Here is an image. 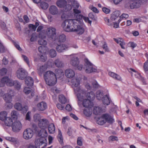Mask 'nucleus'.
I'll use <instances>...</instances> for the list:
<instances>
[{
    "label": "nucleus",
    "instance_id": "4468645a",
    "mask_svg": "<svg viewBox=\"0 0 148 148\" xmlns=\"http://www.w3.org/2000/svg\"><path fill=\"white\" fill-rule=\"evenodd\" d=\"M68 48L67 45L62 44L58 45L56 47V50L58 52L62 53L68 50Z\"/></svg>",
    "mask_w": 148,
    "mask_h": 148
},
{
    "label": "nucleus",
    "instance_id": "f257e3e1",
    "mask_svg": "<svg viewBox=\"0 0 148 148\" xmlns=\"http://www.w3.org/2000/svg\"><path fill=\"white\" fill-rule=\"evenodd\" d=\"M81 12L78 10L74 9V15L77 19L66 20L63 22L62 26L64 31L66 32H76L79 34L83 33L84 30L79 23L80 20L83 18L87 21L89 18L83 16L80 14Z\"/></svg>",
    "mask_w": 148,
    "mask_h": 148
},
{
    "label": "nucleus",
    "instance_id": "bf43d9fd",
    "mask_svg": "<svg viewBox=\"0 0 148 148\" xmlns=\"http://www.w3.org/2000/svg\"><path fill=\"white\" fill-rule=\"evenodd\" d=\"M88 16L90 18L93 20H96L97 19V17L91 13L89 14Z\"/></svg>",
    "mask_w": 148,
    "mask_h": 148
},
{
    "label": "nucleus",
    "instance_id": "052dcab7",
    "mask_svg": "<svg viewBox=\"0 0 148 148\" xmlns=\"http://www.w3.org/2000/svg\"><path fill=\"white\" fill-rule=\"evenodd\" d=\"M31 114V112H28L27 113L26 115L25 119L26 120H28L29 121H30L31 119L30 115Z\"/></svg>",
    "mask_w": 148,
    "mask_h": 148
},
{
    "label": "nucleus",
    "instance_id": "3c124183",
    "mask_svg": "<svg viewBox=\"0 0 148 148\" xmlns=\"http://www.w3.org/2000/svg\"><path fill=\"white\" fill-rule=\"evenodd\" d=\"M41 38L38 41V43L39 44L44 45H46L47 44V41Z\"/></svg>",
    "mask_w": 148,
    "mask_h": 148
},
{
    "label": "nucleus",
    "instance_id": "4d7b16f0",
    "mask_svg": "<svg viewBox=\"0 0 148 148\" xmlns=\"http://www.w3.org/2000/svg\"><path fill=\"white\" fill-rule=\"evenodd\" d=\"M65 8V11H67L70 10L72 9V6L70 4H66L64 7Z\"/></svg>",
    "mask_w": 148,
    "mask_h": 148
},
{
    "label": "nucleus",
    "instance_id": "09e8293b",
    "mask_svg": "<svg viewBox=\"0 0 148 148\" xmlns=\"http://www.w3.org/2000/svg\"><path fill=\"white\" fill-rule=\"evenodd\" d=\"M8 70L6 68H2L0 70V75H4L7 73Z\"/></svg>",
    "mask_w": 148,
    "mask_h": 148
},
{
    "label": "nucleus",
    "instance_id": "412c9836",
    "mask_svg": "<svg viewBox=\"0 0 148 148\" xmlns=\"http://www.w3.org/2000/svg\"><path fill=\"white\" fill-rule=\"evenodd\" d=\"M47 108V104L43 101L41 102L37 105V108L39 110L44 111Z\"/></svg>",
    "mask_w": 148,
    "mask_h": 148
},
{
    "label": "nucleus",
    "instance_id": "13d9d810",
    "mask_svg": "<svg viewBox=\"0 0 148 148\" xmlns=\"http://www.w3.org/2000/svg\"><path fill=\"white\" fill-rule=\"evenodd\" d=\"M82 137H78L77 139V144L79 146H82Z\"/></svg>",
    "mask_w": 148,
    "mask_h": 148
},
{
    "label": "nucleus",
    "instance_id": "20e7f679",
    "mask_svg": "<svg viewBox=\"0 0 148 148\" xmlns=\"http://www.w3.org/2000/svg\"><path fill=\"white\" fill-rule=\"evenodd\" d=\"M114 121L113 118L110 115L107 114H103L101 116L98 118L97 123L98 124L102 125L106 122L109 123H112Z\"/></svg>",
    "mask_w": 148,
    "mask_h": 148
},
{
    "label": "nucleus",
    "instance_id": "ea45409f",
    "mask_svg": "<svg viewBox=\"0 0 148 148\" xmlns=\"http://www.w3.org/2000/svg\"><path fill=\"white\" fill-rule=\"evenodd\" d=\"M103 92L100 90L97 91L96 93V97L97 99L100 100L103 98Z\"/></svg>",
    "mask_w": 148,
    "mask_h": 148
},
{
    "label": "nucleus",
    "instance_id": "c85d7f7f",
    "mask_svg": "<svg viewBox=\"0 0 148 148\" xmlns=\"http://www.w3.org/2000/svg\"><path fill=\"white\" fill-rule=\"evenodd\" d=\"M38 135L42 138L47 137L48 135V133L45 129H41L38 133Z\"/></svg>",
    "mask_w": 148,
    "mask_h": 148
},
{
    "label": "nucleus",
    "instance_id": "6ab92c4d",
    "mask_svg": "<svg viewBox=\"0 0 148 148\" xmlns=\"http://www.w3.org/2000/svg\"><path fill=\"white\" fill-rule=\"evenodd\" d=\"M65 74L66 76L69 78H73L75 75L74 71L70 69H67L65 71Z\"/></svg>",
    "mask_w": 148,
    "mask_h": 148
},
{
    "label": "nucleus",
    "instance_id": "2eb2a0df",
    "mask_svg": "<svg viewBox=\"0 0 148 148\" xmlns=\"http://www.w3.org/2000/svg\"><path fill=\"white\" fill-rule=\"evenodd\" d=\"M49 122L46 119H41L38 123L39 127L41 129H45L48 125Z\"/></svg>",
    "mask_w": 148,
    "mask_h": 148
},
{
    "label": "nucleus",
    "instance_id": "680f3d73",
    "mask_svg": "<svg viewBox=\"0 0 148 148\" xmlns=\"http://www.w3.org/2000/svg\"><path fill=\"white\" fill-rule=\"evenodd\" d=\"M104 20L106 23L109 26L111 25V22L110 21L109 19L107 17H104Z\"/></svg>",
    "mask_w": 148,
    "mask_h": 148
},
{
    "label": "nucleus",
    "instance_id": "ddd939ff",
    "mask_svg": "<svg viewBox=\"0 0 148 148\" xmlns=\"http://www.w3.org/2000/svg\"><path fill=\"white\" fill-rule=\"evenodd\" d=\"M130 7V8L133 9L139 8L141 5L142 3L141 0H131Z\"/></svg>",
    "mask_w": 148,
    "mask_h": 148
},
{
    "label": "nucleus",
    "instance_id": "2f4dec72",
    "mask_svg": "<svg viewBox=\"0 0 148 148\" xmlns=\"http://www.w3.org/2000/svg\"><path fill=\"white\" fill-rule=\"evenodd\" d=\"M7 113L5 111L2 112L0 113V119L2 121H4L7 118Z\"/></svg>",
    "mask_w": 148,
    "mask_h": 148
},
{
    "label": "nucleus",
    "instance_id": "4c0bfd02",
    "mask_svg": "<svg viewBox=\"0 0 148 148\" xmlns=\"http://www.w3.org/2000/svg\"><path fill=\"white\" fill-rule=\"evenodd\" d=\"M90 108L84 110V113L85 115L87 116H90L92 114L91 110Z\"/></svg>",
    "mask_w": 148,
    "mask_h": 148
},
{
    "label": "nucleus",
    "instance_id": "b1692460",
    "mask_svg": "<svg viewBox=\"0 0 148 148\" xmlns=\"http://www.w3.org/2000/svg\"><path fill=\"white\" fill-rule=\"evenodd\" d=\"M23 92L26 95L30 93L32 97H33L34 95V91L29 87H26L24 88Z\"/></svg>",
    "mask_w": 148,
    "mask_h": 148
},
{
    "label": "nucleus",
    "instance_id": "a211bd4d",
    "mask_svg": "<svg viewBox=\"0 0 148 148\" xmlns=\"http://www.w3.org/2000/svg\"><path fill=\"white\" fill-rule=\"evenodd\" d=\"M79 61L78 58L75 56H71L70 63L72 66H76L79 65Z\"/></svg>",
    "mask_w": 148,
    "mask_h": 148
},
{
    "label": "nucleus",
    "instance_id": "864d4df0",
    "mask_svg": "<svg viewBox=\"0 0 148 148\" xmlns=\"http://www.w3.org/2000/svg\"><path fill=\"white\" fill-rule=\"evenodd\" d=\"M109 141H113L114 140L117 141L118 140L117 137L114 136H111L109 138Z\"/></svg>",
    "mask_w": 148,
    "mask_h": 148
},
{
    "label": "nucleus",
    "instance_id": "5701e85b",
    "mask_svg": "<svg viewBox=\"0 0 148 148\" xmlns=\"http://www.w3.org/2000/svg\"><path fill=\"white\" fill-rule=\"evenodd\" d=\"M47 66L46 64H44L41 66H40L39 68L37 69V72L40 75H41L47 69Z\"/></svg>",
    "mask_w": 148,
    "mask_h": 148
},
{
    "label": "nucleus",
    "instance_id": "c9c22d12",
    "mask_svg": "<svg viewBox=\"0 0 148 148\" xmlns=\"http://www.w3.org/2000/svg\"><path fill=\"white\" fill-rule=\"evenodd\" d=\"M55 64L58 67H61L63 66V63L58 59L56 60L54 62Z\"/></svg>",
    "mask_w": 148,
    "mask_h": 148
},
{
    "label": "nucleus",
    "instance_id": "f03ea898",
    "mask_svg": "<svg viewBox=\"0 0 148 148\" xmlns=\"http://www.w3.org/2000/svg\"><path fill=\"white\" fill-rule=\"evenodd\" d=\"M44 77L46 84L48 85L52 86L56 83V75L52 71H49L44 74Z\"/></svg>",
    "mask_w": 148,
    "mask_h": 148
},
{
    "label": "nucleus",
    "instance_id": "393cba45",
    "mask_svg": "<svg viewBox=\"0 0 148 148\" xmlns=\"http://www.w3.org/2000/svg\"><path fill=\"white\" fill-rule=\"evenodd\" d=\"M67 2L64 0H58L56 2L57 5L60 8H64Z\"/></svg>",
    "mask_w": 148,
    "mask_h": 148
},
{
    "label": "nucleus",
    "instance_id": "1a4fd4ad",
    "mask_svg": "<svg viewBox=\"0 0 148 148\" xmlns=\"http://www.w3.org/2000/svg\"><path fill=\"white\" fill-rule=\"evenodd\" d=\"M14 91L11 90H8L7 93L3 95V99L6 103H10L12 101V97L14 96Z\"/></svg>",
    "mask_w": 148,
    "mask_h": 148
},
{
    "label": "nucleus",
    "instance_id": "aec40b11",
    "mask_svg": "<svg viewBox=\"0 0 148 148\" xmlns=\"http://www.w3.org/2000/svg\"><path fill=\"white\" fill-rule=\"evenodd\" d=\"M12 80L9 79L7 77H3L1 80V82L3 84H5L9 86H12L13 84L11 83Z\"/></svg>",
    "mask_w": 148,
    "mask_h": 148
},
{
    "label": "nucleus",
    "instance_id": "0e129e2a",
    "mask_svg": "<svg viewBox=\"0 0 148 148\" xmlns=\"http://www.w3.org/2000/svg\"><path fill=\"white\" fill-rule=\"evenodd\" d=\"M102 48L106 51H109L107 44L106 42H104V44L102 46Z\"/></svg>",
    "mask_w": 148,
    "mask_h": 148
},
{
    "label": "nucleus",
    "instance_id": "c756f323",
    "mask_svg": "<svg viewBox=\"0 0 148 148\" xmlns=\"http://www.w3.org/2000/svg\"><path fill=\"white\" fill-rule=\"evenodd\" d=\"M4 121L5 125L8 126H10L13 123V121L12 119L10 117L6 118Z\"/></svg>",
    "mask_w": 148,
    "mask_h": 148
},
{
    "label": "nucleus",
    "instance_id": "7c9ffc66",
    "mask_svg": "<svg viewBox=\"0 0 148 148\" xmlns=\"http://www.w3.org/2000/svg\"><path fill=\"white\" fill-rule=\"evenodd\" d=\"M114 40L116 43L119 44L122 49H125V47H124L125 45V43L124 42H123L122 39L119 38L118 39L114 38Z\"/></svg>",
    "mask_w": 148,
    "mask_h": 148
},
{
    "label": "nucleus",
    "instance_id": "f3484780",
    "mask_svg": "<svg viewBox=\"0 0 148 148\" xmlns=\"http://www.w3.org/2000/svg\"><path fill=\"white\" fill-rule=\"evenodd\" d=\"M83 100L82 105L84 107L91 108L93 106V103L90 100L86 99H84Z\"/></svg>",
    "mask_w": 148,
    "mask_h": 148
},
{
    "label": "nucleus",
    "instance_id": "79ce46f5",
    "mask_svg": "<svg viewBox=\"0 0 148 148\" xmlns=\"http://www.w3.org/2000/svg\"><path fill=\"white\" fill-rule=\"evenodd\" d=\"M49 55L51 57L54 58L56 56L57 53L55 50L51 49L49 52Z\"/></svg>",
    "mask_w": 148,
    "mask_h": 148
},
{
    "label": "nucleus",
    "instance_id": "e2e57ef3",
    "mask_svg": "<svg viewBox=\"0 0 148 148\" xmlns=\"http://www.w3.org/2000/svg\"><path fill=\"white\" fill-rule=\"evenodd\" d=\"M92 85L93 87L96 88H99L100 86L98 84L97 82L96 81H94L93 82Z\"/></svg>",
    "mask_w": 148,
    "mask_h": 148
},
{
    "label": "nucleus",
    "instance_id": "cd10ccee",
    "mask_svg": "<svg viewBox=\"0 0 148 148\" xmlns=\"http://www.w3.org/2000/svg\"><path fill=\"white\" fill-rule=\"evenodd\" d=\"M48 130L49 134H53L55 133V127L53 124L51 123L48 126Z\"/></svg>",
    "mask_w": 148,
    "mask_h": 148
},
{
    "label": "nucleus",
    "instance_id": "6e6d98bb",
    "mask_svg": "<svg viewBox=\"0 0 148 148\" xmlns=\"http://www.w3.org/2000/svg\"><path fill=\"white\" fill-rule=\"evenodd\" d=\"M5 139L7 140L13 142H15L16 141V139L14 137H5Z\"/></svg>",
    "mask_w": 148,
    "mask_h": 148
},
{
    "label": "nucleus",
    "instance_id": "8fccbe9b",
    "mask_svg": "<svg viewBox=\"0 0 148 148\" xmlns=\"http://www.w3.org/2000/svg\"><path fill=\"white\" fill-rule=\"evenodd\" d=\"M22 57L24 61L26 62L27 64L29 66V62L28 58L25 55H23Z\"/></svg>",
    "mask_w": 148,
    "mask_h": 148
},
{
    "label": "nucleus",
    "instance_id": "bb28decb",
    "mask_svg": "<svg viewBox=\"0 0 148 148\" xmlns=\"http://www.w3.org/2000/svg\"><path fill=\"white\" fill-rule=\"evenodd\" d=\"M25 83L27 86H31L34 83L33 79L30 77H27L25 80Z\"/></svg>",
    "mask_w": 148,
    "mask_h": 148
},
{
    "label": "nucleus",
    "instance_id": "e433bc0d",
    "mask_svg": "<svg viewBox=\"0 0 148 148\" xmlns=\"http://www.w3.org/2000/svg\"><path fill=\"white\" fill-rule=\"evenodd\" d=\"M59 101L62 103L65 104L66 102L65 97L63 95H60L59 96Z\"/></svg>",
    "mask_w": 148,
    "mask_h": 148
},
{
    "label": "nucleus",
    "instance_id": "69168bd1",
    "mask_svg": "<svg viewBox=\"0 0 148 148\" xmlns=\"http://www.w3.org/2000/svg\"><path fill=\"white\" fill-rule=\"evenodd\" d=\"M40 59L43 62H45L46 60L47 57L45 55H41L40 56Z\"/></svg>",
    "mask_w": 148,
    "mask_h": 148
},
{
    "label": "nucleus",
    "instance_id": "f8f14e48",
    "mask_svg": "<svg viewBox=\"0 0 148 148\" xmlns=\"http://www.w3.org/2000/svg\"><path fill=\"white\" fill-rule=\"evenodd\" d=\"M26 71L22 68H20L17 71V76L19 79L23 80L27 75Z\"/></svg>",
    "mask_w": 148,
    "mask_h": 148
},
{
    "label": "nucleus",
    "instance_id": "39448f33",
    "mask_svg": "<svg viewBox=\"0 0 148 148\" xmlns=\"http://www.w3.org/2000/svg\"><path fill=\"white\" fill-rule=\"evenodd\" d=\"M85 64L84 69L86 73H89L98 72L97 69L94 67V65L87 59H85Z\"/></svg>",
    "mask_w": 148,
    "mask_h": 148
},
{
    "label": "nucleus",
    "instance_id": "a18cd8bd",
    "mask_svg": "<svg viewBox=\"0 0 148 148\" xmlns=\"http://www.w3.org/2000/svg\"><path fill=\"white\" fill-rule=\"evenodd\" d=\"M40 5L42 8L44 10L47 9L49 6L48 4L44 2H41Z\"/></svg>",
    "mask_w": 148,
    "mask_h": 148
},
{
    "label": "nucleus",
    "instance_id": "338daca9",
    "mask_svg": "<svg viewBox=\"0 0 148 148\" xmlns=\"http://www.w3.org/2000/svg\"><path fill=\"white\" fill-rule=\"evenodd\" d=\"M51 90L52 92L55 94L56 93H58L60 92V90H58L55 87H53V88L51 89Z\"/></svg>",
    "mask_w": 148,
    "mask_h": 148
},
{
    "label": "nucleus",
    "instance_id": "423d86ee",
    "mask_svg": "<svg viewBox=\"0 0 148 148\" xmlns=\"http://www.w3.org/2000/svg\"><path fill=\"white\" fill-rule=\"evenodd\" d=\"M76 95L79 101H82L85 97L87 98V99L89 100H93L95 97V94L92 91L88 92L86 94V91L85 95L79 93H77Z\"/></svg>",
    "mask_w": 148,
    "mask_h": 148
},
{
    "label": "nucleus",
    "instance_id": "774afa93",
    "mask_svg": "<svg viewBox=\"0 0 148 148\" xmlns=\"http://www.w3.org/2000/svg\"><path fill=\"white\" fill-rule=\"evenodd\" d=\"M144 68L145 71L148 70V61H147L144 64Z\"/></svg>",
    "mask_w": 148,
    "mask_h": 148
},
{
    "label": "nucleus",
    "instance_id": "7ed1b4c3",
    "mask_svg": "<svg viewBox=\"0 0 148 148\" xmlns=\"http://www.w3.org/2000/svg\"><path fill=\"white\" fill-rule=\"evenodd\" d=\"M81 79V78L79 77L74 78L71 80V82L75 93L76 94L80 93L85 95L86 90L81 88L79 86Z\"/></svg>",
    "mask_w": 148,
    "mask_h": 148
},
{
    "label": "nucleus",
    "instance_id": "473e14b6",
    "mask_svg": "<svg viewBox=\"0 0 148 148\" xmlns=\"http://www.w3.org/2000/svg\"><path fill=\"white\" fill-rule=\"evenodd\" d=\"M120 14L119 11H115L112 15L111 18L112 20H115L118 17Z\"/></svg>",
    "mask_w": 148,
    "mask_h": 148
},
{
    "label": "nucleus",
    "instance_id": "a19ab883",
    "mask_svg": "<svg viewBox=\"0 0 148 148\" xmlns=\"http://www.w3.org/2000/svg\"><path fill=\"white\" fill-rule=\"evenodd\" d=\"M11 116L12 118L15 119H17L18 116V112L15 110L12 111L11 113Z\"/></svg>",
    "mask_w": 148,
    "mask_h": 148
},
{
    "label": "nucleus",
    "instance_id": "6e6552de",
    "mask_svg": "<svg viewBox=\"0 0 148 148\" xmlns=\"http://www.w3.org/2000/svg\"><path fill=\"white\" fill-rule=\"evenodd\" d=\"M45 138H40L36 140L35 144L36 148H44L47 145Z\"/></svg>",
    "mask_w": 148,
    "mask_h": 148
},
{
    "label": "nucleus",
    "instance_id": "dca6fc26",
    "mask_svg": "<svg viewBox=\"0 0 148 148\" xmlns=\"http://www.w3.org/2000/svg\"><path fill=\"white\" fill-rule=\"evenodd\" d=\"M66 40V36L64 34H62L59 36L56 35L53 42L54 43L57 44L59 42H64Z\"/></svg>",
    "mask_w": 148,
    "mask_h": 148
},
{
    "label": "nucleus",
    "instance_id": "9b49d317",
    "mask_svg": "<svg viewBox=\"0 0 148 148\" xmlns=\"http://www.w3.org/2000/svg\"><path fill=\"white\" fill-rule=\"evenodd\" d=\"M12 126L13 131L16 132H19L22 127V125L20 121H14Z\"/></svg>",
    "mask_w": 148,
    "mask_h": 148
},
{
    "label": "nucleus",
    "instance_id": "58836bf2",
    "mask_svg": "<svg viewBox=\"0 0 148 148\" xmlns=\"http://www.w3.org/2000/svg\"><path fill=\"white\" fill-rule=\"evenodd\" d=\"M41 116L40 114H35L33 116V119L34 121L36 122H39L41 119Z\"/></svg>",
    "mask_w": 148,
    "mask_h": 148
},
{
    "label": "nucleus",
    "instance_id": "49530a36",
    "mask_svg": "<svg viewBox=\"0 0 148 148\" xmlns=\"http://www.w3.org/2000/svg\"><path fill=\"white\" fill-rule=\"evenodd\" d=\"M63 75L64 72L62 70L58 69L57 70L56 77L57 76L58 77H60Z\"/></svg>",
    "mask_w": 148,
    "mask_h": 148
},
{
    "label": "nucleus",
    "instance_id": "0eeeda50",
    "mask_svg": "<svg viewBox=\"0 0 148 148\" xmlns=\"http://www.w3.org/2000/svg\"><path fill=\"white\" fill-rule=\"evenodd\" d=\"M46 34L48 38L53 42L56 36V29L52 27L47 28L46 30Z\"/></svg>",
    "mask_w": 148,
    "mask_h": 148
},
{
    "label": "nucleus",
    "instance_id": "4be33fe9",
    "mask_svg": "<svg viewBox=\"0 0 148 148\" xmlns=\"http://www.w3.org/2000/svg\"><path fill=\"white\" fill-rule=\"evenodd\" d=\"M50 14L52 15H56L58 14V10L57 7L54 5L51 6L49 9Z\"/></svg>",
    "mask_w": 148,
    "mask_h": 148
},
{
    "label": "nucleus",
    "instance_id": "9d476101",
    "mask_svg": "<svg viewBox=\"0 0 148 148\" xmlns=\"http://www.w3.org/2000/svg\"><path fill=\"white\" fill-rule=\"evenodd\" d=\"M34 135L33 131L30 128H27L24 131L23 137L25 140H28L31 139Z\"/></svg>",
    "mask_w": 148,
    "mask_h": 148
},
{
    "label": "nucleus",
    "instance_id": "a878e982",
    "mask_svg": "<svg viewBox=\"0 0 148 148\" xmlns=\"http://www.w3.org/2000/svg\"><path fill=\"white\" fill-rule=\"evenodd\" d=\"M102 101L104 105H108L110 104V99L108 95H106L103 97Z\"/></svg>",
    "mask_w": 148,
    "mask_h": 148
},
{
    "label": "nucleus",
    "instance_id": "603ef678",
    "mask_svg": "<svg viewBox=\"0 0 148 148\" xmlns=\"http://www.w3.org/2000/svg\"><path fill=\"white\" fill-rule=\"evenodd\" d=\"M37 36L36 34L35 33H33L31 35V38H30V41L31 42H34L36 40Z\"/></svg>",
    "mask_w": 148,
    "mask_h": 148
},
{
    "label": "nucleus",
    "instance_id": "72a5a7b5",
    "mask_svg": "<svg viewBox=\"0 0 148 148\" xmlns=\"http://www.w3.org/2000/svg\"><path fill=\"white\" fill-rule=\"evenodd\" d=\"M101 108L99 107H95L93 111V113L95 115H98L102 112Z\"/></svg>",
    "mask_w": 148,
    "mask_h": 148
},
{
    "label": "nucleus",
    "instance_id": "5fc2aeb1",
    "mask_svg": "<svg viewBox=\"0 0 148 148\" xmlns=\"http://www.w3.org/2000/svg\"><path fill=\"white\" fill-rule=\"evenodd\" d=\"M13 42L14 45L15 47L19 51H21L22 50V49L20 47L19 45H18V42H16L14 41H13Z\"/></svg>",
    "mask_w": 148,
    "mask_h": 148
},
{
    "label": "nucleus",
    "instance_id": "de8ad7c7",
    "mask_svg": "<svg viewBox=\"0 0 148 148\" xmlns=\"http://www.w3.org/2000/svg\"><path fill=\"white\" fill-rule=\"evenodd\" d=\"M45 34V31L44 30H42L39 33L38 35L39 37L41 38H44L46 37Z\"/></svg>",
    "mask_w": 148,
    "mask_h": 148
},
{
    "label": "nucleus",
    "instance_id": "37998d69",
    "mask_svg": "<svg viewBox=\"0 0 148 148\" xmlns=\"http://www.w3.org/2000/svg\"><path fill=\"white\" fill-rule=\"evenodd\" d=\"M58 138L60 143L62 144L63 142V138L61 131L59 130H58Z\"/></svg>",
    "mask_w": 148,
    "mask_h": 148
},
{
    "label": "nucleus",
    "instance_id": "c03bdc74",
    "mask_svg": "<svg viewBox=\"0 0 148 148\" xmlns=\"http://www.w3.org/2000/svg\"><path fill=\"white\" fill-rule=\"evenodd\" d=\"M14 108L16 109L18 111H21L22 108V106L21 103H16L14 105Z\"/></svg>",
    "mask_w": 148,
    "mask_h": 148
},
{
    "label": "nucleus",
    "instance_id": "f704fd0d",
    "mask_svg": "<svg viewBox=\"0 0 148 148\" xmlns=\"http://www.w3.org/2000/svg\"><path fill=\"white\" fill-rule=\"evenodd\" d=\"M11 83L13 84L12 86H14L18 90L20 89L21 85L18 81H14L12 80Z\"/></svg>",
    "mask_w": 148,
    "mask_h": 148
}]
</instances>
